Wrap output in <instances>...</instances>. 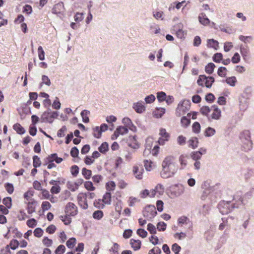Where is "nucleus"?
Returning <instances> with one entry per match:
<instances>
[{
  "label": "nucleus",
  "mask_w": 254,
  "mask_h": 254,
  "mask_svg": "<svg viewBox=\"0 0 254 254\" xmlns=\"http://www.w3.org/2000/svg\"><path fill=\"white\" fill-rule=\"evenodd\" d=\"M162 177L168 178L173 176L177 171L178 167L174 159L172 157H167L162 163Z\"/></svg>",
  "instance_id": "f257e3e1"
},
{
  "label": "nucleus",
  "mask_w": 254,
  "mask_h": 254,
  "mask_svg": "<svg viewBox=\"0 0 254 254\" xmlns=\"http://www.w3.org/2000/svg\"><path fill=\"white\" fill-rule=\"evenodd\" d=\"M190 101L184 100L181 102L178 106L176 109V115L178 117H180L186 114L190 108Z\"/></svg>",
  "instance_id": "f03ea898"
},
{
  "label": "nucleus",
  "mask_w": 254,
  "mask_h": 254,
  "mask_svg": "<svg viewBox=\"0 0 254 254\" xmlns=\"http://www.w3.org/2000/svg\"><path fill=\"white\" fill-rule=\"evenodd\" d=\"M214 82V78L212 76L206 77L204 75H201L197 79V83L199 86H203L204 85L207 87H211Z\"/></svg>",
  "instance_id": "7ed1b4c3"
},
{
  "label": "nucleus",
  "mask_w": 254,
  "mask_h": 254,
  "mask_svg": "<svg viewBox=\"0 0 254 254\" xmlns=\"http://www.w3.org/2000/svg\"><path fill=\"white\" fill-rule=\"evenodd\" d=\"M157 211L154 205H148L143 210V215L148 220L153 218L156 215Z\"/></svg>",
  "instance_id": "20e7f679"
},
{
  "label": "nucleus",
  "mask_w": 254,
  "mask_h": 254,
  "mask_svg": "<svg viewBox=\"0 0 254 254\" xmlns=\"http://www.w3.org/2000/svg\"><path fill=\"white\" fill-rule=\"evenodd\" d=\"M111 200V194L109 192H106L102 199V200H99V201L97 202V201H95L94 202V205L97 207H100L104 206V203L106 204H110Z\"/></svg>",
  "instance_id": "39448f33"
},
{
  "label": "nucleus",
  "mask_w": 254,
  "mask_h": 254,
  "mask_svg": "<svg viewBox=\"0 0 254 254\" xmlns=\"http://www.w3.org/2000/svg\"><path fill=\"white\" fill-rule=\"evenodd\" d=\"M65 213L68 216H75L77 213V207L74 203L69 202L66 205Z\"/></svg>",
  "instance_id": "423d86ee"
},
{
  "label": "nucleus",
  "mask_w": 254,
  "mask_h": 254,
  "mask_svg": "<svg viewBox=\"0 0 254 254\" xmlns=\"http://www.w3.org/2000/svg\"><path fill=\"white\" fill-rule=\"evenodd\" d=\"M77 201L79 205L83 209L88 208L87 202V195L84 193H79L77 195Z\"/></svg>",
  "instance_id": "0eeeda50"
},
{
  "label": "nucleus",
  "mask_w": 254,
  "mask_h": 254,
  "mask_svg": "<svg viewBox=\"0 0 254 254\" xmlns=\"http://www.w3.org/2000/svg\"><path fill=\"white\" fill-rule=\"evenodd\" d=\"M164 192V187L161 184H158L154 189L151 190V197H154L156 194L162 195Z\"/></svg>",
  "instance_id": "6e6552de"
},
{
  "label": "nucleus",
  "mask_w": 254,
  "mask_h": 254,
  "mask_svg": "<svg viewBox=\"0 0 254 254\" xmlns=\"http://www.w3.org/2000/svg\"><path fill=\"white\" fill-rule=\"evenodd\" d=\"M159 135L161 137L158 139V143L159 144L163 145L165 141H167L169 137V134L166 132L164 128H160L159 131Z\"/></svg>",
  "instance_id": "1a4fd4ad"
},
{
  "label": "nucleus",
  "mask_w": 254,
  "mask_h": 254,
  "mask_svg": "<svg viewBox=\"0 0 254 254\" xmlns=\"http://www.w3.org/2000/svg\"><path fill=\"white\" fill-rule=\"evenodd\" d=\"M133 174L138 180H141L143 178V173L144 172L143 169L141 167H138V166H134L132 169Z\"/></svg>",
  "instance_id": "9d476101"
},
{
  "label": "nucleus",
  "mask_w": 254,
  "mask_h": 254,
  "mask_svg": "<svg viewBox=\"0 0 254 254\" xmlns=\"http://www.w3.org/2000/svg\"><path fill=\"white\" fill-rule=\"evenodd\" d=\"M127 132L128 129L126 127H119L115 131L113 138L115 136V138H117L120 135H124L127 133Z\"/></svg>",
  "instance_id": "9b49d317"
},
{
  "label": "nucleus",
  "mask_w": 254,
  "mask_h": 254,
  "mask_svg": "<svg viewBox=\"0 0 254 254\" xmlns=\"http://www.w3.org/2000/svg\"><path fill=\"white\" fill-rule=\"evenodd\" d=\"M123 123L129 129L133 131H135L136 130V127L135 126L133 125L131 120L128 118H124L123 119Z\"/></svg>",
  "instance_id": "f8f14e48"
},
{
  "label": "nucleus",
  "mask_w": 254,
  "mask_h": 254,
  "mask_svg": "<svg viewBox=\"0 0 254 254\" xmlns=\"http://www.w3.org/2000/svg\"><path fill=\"white\" fill-rule=\"evenodd\" d=\"M128 143V145L133 149L138 148L139 146V143L134 136H130L129 137Z\"/></svg>",
  "instance_id": "ddd939ff"
},
{
  "label": "nucleus",
  "mask_w": 254,
  "mask_h": 254,
  "mask_svg": "<svg viewBox=\"0 0 254 254\" xmlns=\"http://www.w3.org/2000/svg\"><path fill=\"white\" fill-rule=\"evenodd\" d=\"M133 108L138 113H142L145 110V107L141 102H137L134 104Z\"/></svg>",
  "instance_id": "4468645a"
},
{
  "label": "nucleus",
  "mask_w": 254,
  "mask_h": 254,
  "mask_svg": "<svg viewBox=\"0 0 254 254\" xmlns=\"http://www.w3.org/2000/svg\"><path fill=\"white\" fill-rule=\"evenodd\" d=\"M19 245V243L17 240L13 239L10 241L9 244L6 246L5 249L8 252H9V247L12 250H15L18 248Z\"/></svg>",
  "instance_id": "2eb2a0df"
},
{
  "label": "nucleus",
  "mask_w": 254,
  "mask_h": 254,
  "mask_svg": "<svg viewBox=\"0 0 254 254\" xmlns=\"http://www.w3.org/2000/svg\"><path fill=\"white\" fill-rule=\"evenodd\" d=\"M47 161L48 162H53L55 161L57 163H60L62 162L63 159L58 157L57 154H53L47 157Z\"/></svg>",
  "instance_id": "dca6fc26"
},
{
  "label": "nucleus",
  "mask_w": 254,
  "mask_h": 254,
  "mask_svg": "<svg viewBox=\"0 0 254 254\" xmlns=\"http://www.w3.org/2000/svg\"><path fill=\"white\" fill-rule=\"evenodd\" d=\"M213 107L214 109L211 117L213 119L218 120L221 117V110L216 106H214Z\"/></svg>",
  "instance_id": "f3484780"
},
{
  "label": "nucleus",
  "mask_w": 254,
  "mask_h": 254,
  "mask_svg": "<svg viewBox=\"0 0 254 254\" xmlns=\"http://www.w3.org/2000/svg\"><path fill=\"white\" fill-rule=\"evenodd\" d=\"M64 9V4L62 2L58 3L55 5L52 9V12L55 14H59Z\"/></svg>",
  "instance_id": "a211bd4d"
},
{
  "label": "nucleus",
  "mask_w": 254,
  "mask_h": 254,
  "mask_svg": "<svg viewBox=\"0 0 254 254\" xmlns=\"http://www.w3.org/2000/svg\"><path fill=\"white\" fill-rule=\"evenodd\" d=\"M218 45V42L214 40L213 39H208L207 41V46L208 48H212L215 50H217L219 47Z\"/></svg>",
  "instance_id": "6ab92c4d"
},
{
  "label": "nucleus",
  "mask_w": 254,
  "mask_h": 254,
  "mask_svg": "<svg viewBox=\"0 0 254 254\" xmlns=\"http://www.w3.org/2000/svg\"><path fill=\"white\" fill-rule=\"evenodd\" d=\"M144 167L145 169L148 171H150L155 168V164L151 161H144Z\"/></svg>",
  "instance_id": "aec40b11"
},
{
  "label": "nucleus",
  "mask_w": 254,
  "mask_h": 254,
  "mask_svg": "<svg viewBox=\"0 0 254 254\" xmlns=\"http://www.w3.org/2000/svg\"><path fill=\"white\" fill-rule=\"evenodd\" d=\"M165 113V109L164 108H160L156 109L153 112V116L157 118H160Z\"/></svg>",
  "instance_id": "412c9836"
},
{
  "label": "nucleus",
  "mask_w": 254,
  "mask_h": 254,
  "mask_svg": "<svg viewBox=\"0 0 254 254\" xmlns=\"http://www.w3.org/2000/svg\"><path fill=\"white\" fill-rule=\"evenodd\" d=\"M130 244L132 248L134 250L136 251L140 249L141 245V242L139 240H135L134 239H131L130 241Z\"/></svg>",
  "instance_id": "4be33fe9"
},
{
  "label": "nucleus",
  "mask_w": 254,
  "mask_h": 254,
  "mask_svg": "<svg viewBox=\"0 0 254 254\" xmlns=\"http://www.w3.org/2000/svg\"><path fill=\"white\" fill-rule=\"evenodd\" d=\"M189 157L187 155H182L180 157V162L182 168H185L187 165L188 160Z\"/></svg>",
  "instance_id": "5701e85b"
},
{
  "label": "nucleus",
  "mask_w": 254,
  "mask_h": 254,
  "mask_svg": "<svg viewBox=\"0 0 254 254\" xmlns=\"http://www.w3.org/2000/svg\"><path fill=\"white\" fill-rule=\"evenodd\" d=\"M198 18L200 23L204 25H207L210 22L209 20L207 18L205 14L203 13L200 14L198 17Z\"/></svg>",
  "instance_id": "b1692460"
},
{
  "label": "nucleus",
  "mask_w": 254,
  "mask_h": 254,
  "mask_svg": "<svg viewBox=\"0 0 254 254\" xmlns=\"http://www.w3.org/2000/svg\"><path fill=\"white\" fill-rule=\"evenodd\" d=\"M33 195V192L31 190H28L24 193V197L25 199V202L34 201L35 200L32 198Z\"/></svg>",
  "instance_id": "393cba45"
},
{
  "label": "nucleus",
  "mask_w": 254,
  "mask_h": 254,
  "mask_svg": "<svg viewBox=\"0 0 254 254\" xmlns=\"http://www.w3.org/2000/svg\"><path fill=\"white\" fill-rule=\"evenodd\" d=\"M154 142L153 139L152 137H148L146 139V145H145V152L147 151V150L149 151L150 149L153 147V144Z\"/></svg>",
  "instance_id": "a878e982"
},
{
  "label": "nucleus",
  "mask_w": 254,
  "mask_h": 254,
  "mask_svg": "<svg viewBox=\"0 0 254 254\" xmlns=\"http://www.w3.org/2000/svg\"><path fill=\"white\" fill-rule=\"evenodd\" d=\"M202 155L201 151H193L191 153L190 156L193 160L197 161L201 158Z\"/></svg>",
  "instance_id": "bb28decb"
},
{
  "label": "nucleus",
  "mask_w": 254,
  "mask_h": 254,
  "mask_svg": "<svg viewBox=\"0 0 254 254\" xmlns=\"http://www.w3.org/2000/svg\"><path fill=\"white\" fill-rule=\"evenodd\" d=\"M36 203V201H30V202H25V203L27 204V212L29 214H31L35 211V207L32 206V205Z\"/></svg>",
  "instance_id": "cd10ccee"
},
{
  "label": "nucleus",
  "mask_w": 254,
  "mask_h": 254,
  "mask_svg": "<svg viewBox=\"0 0 254 254\" xmlns=\"http://www.w3.org/2000/svg\"><path fill=\"white\" fill-rule=\"evenodd\" d=\"M13 129L19 134H22L25 133L24 128L19 124H16L13 126Z\"/></svg>",
  "instance_id": "c85d7f7f"
},
{
  "label": "nucleus",
  "mask_w": 254,
  "mask_h": 254,
  "mask_svg": "<svg viewBox=\"0 0 254 254\" xmlns=\"http://www.w3.org/2000/svg\"><path fill=\"white\" fill-rule=\"evenodd\" d=\"M151 190H148L145 189L140 191L139 195L142 198H145L147 196L151 197Z\"/></svg>",
  "instance_id": "c756f323"
},
{
  "label": "nucleus",
  "mask_w": 254,
  "mask_h": 254,
  "mask_svg": "<svg viewBox=\"0 0 254 254\" xmlns=\"http://www.w3.org/2000/svg\"><path fill=\"white\" fill-rule=\"evenodd\" d=\"M116 184L113 181H109L106 184V188L108 191H113L116 188Z\"/></svg>",
  "instance_id": "7c9ffc66"
},
{
  "label": "nucleus",
  "mask_w": 254,
  "mask_h": 254,
  "mask_svg": "<svg viewBox=\"0 0 254 254\" xmlns=\"http://www.w3.org/2000/svg\"><path fill=\"white\" fill-rule=\"evenodd\" d=\"M102 132L99 128V127H95L93 128V136L97 138L101 137Z\"/></svg>",
  "instance_id": "2f4dec72"
},
{
  "label": "nucleus",
  "mask_w": 254,
  "mask_h": 254,
  "mask_svg": "<svg viewBox=\"0 0 254 254\" xmlns=\"http://www.w3.org/2000/svg\"><path fill=\"white\" fill-rule=\"evenodd\" d=\"M189 146L194 149L198 146V140L196 138H192L189 141Z\"/></svg>",
  "instance_id": "473e14b6"
},
{
  "label": "nucleus",
  "mask_w": 254,
  "mask_h": 254,
  "mask_svg": "<svg viewBox=\"0 0 254 254\" xmlns=\"http://www.w3.org/2000/svg\"><path fill=\"white\" fill-rule=\"evenodd\" d=\"M76 243V240L74 238H70L66 243V246L69 248H73Z\"/></svg>",
  "instance_id": "72a5a7b5"
},
{
  "label": "nucleus",
  "mask_w": 254,
  "mask_h": 254,
  "mask_svg": "<svg viewBox=\"0 0 254 254\" xmlns=\"http://www.w3.org/2000/svg\"><path fill=\"white\" fill-rule=\"evenodd\" d=\"M215 65L213 63H209L207 65H206L205 66V71L208 74H211L213 70H214V68L215 67Z\"/></svg>",
  "instance_id": "f704fd0d"
},
{
  "label": "nucleus",
  "mask_w": 254,
  "mask_h": 254,
  "mask_svg": "<svg viewBox=\"0 0 254 254\" xmlns=\"http://www.w3.org/2000/svg\"><path fill=\"white\" fill-rule=\"evenodd\" d=\"M108 144L106 142L103 143L99 147V150L102 153H105L108 150Z\"/></svg>",
  "instance_id": "c9c22d12"
},
{
  "label": "nucleus",
  "mask_w": 254,
  "mask_h": 254,
  "mask_svg": "<svg viewBox=\"0 0 254 254\" xmlns=\"http://www.w3.org/2000/svg\"><path fill=\"white\" fill-rule=\"evenodd\" d=\"M2 202L3 204L7 208H10L12 206L11 198L10 197H7L3 199Z\"/></svg>",
  "instance_id": "e433bc0d"
},
{
  "label": "nucleus",
  "mask_w": 254,
  "mask_h": 254,
  "mask_svg": "<svg viewBox=\"0 0 254 254\" xmlns=\"http://www.w3.org/2000/svg\"><path fill=\"white\" fill-rule=\"evenodd\" d=\"M123 202L121 199H117L115 204V210L119 213H121L122 209Z\"/></svg>",
  "instance_id": "4c0bfd02"
},
{
  "label": "nucleus",
  "mask_w": 254,
  "mask_h": 254,
  "mask_svg": "<svg viewBox=\"0 0 254 254\" xmlns=\"http://www.w3.org/2000/svg\"><path fill=\"white\" fill-rule=\"evenodd\" d=\"M103 217V212L101 210L95 211L93 213V217L97 220H100Z\"/></svg>",
  "instance_id": "58836bf2"
},
{
  "label": "nucleus",
  "mask_w": 254,
  "mask_h": 254,
  "mask_svg": "<svg viewBox=\"0 0 254 254\" xmlns=\"http://www.w3.org/2000/svg\"><path fill=\"white\" fill-rule=\"evenodd\" d=\"M226 83L232 86H234L237 82L236 78L235 76H232L227 78L226 79Z\"/></svg>",
  "instance_id": "ea45409f"
},
{
  "label": "nucleus",
  "mask_w": 254,
  "mask_h": 254,
  "mask_svg": "<svg viewBox=\"0 0 254 254\" xmlns=\"http://www.w3.org/2000/svg\"><path fill=\"white\" fill-rule=\"evenodd\" d=\"M183 193V189L182 188H179L178 187H176L174 189V190L172 192V193H174V196H179Z\"/></svg>",
  "instance_id": "a19ab883"
},
{
  "label": "nucleus",
  "mask_w": 254,
  "mask_h": 254,
  "mask_svg": "<svg viewBox=\"0 0 254 254\" xmlns=\"http://www.w3.org/2000/svg\"><path fill=\"white\" fill-rule=\"evenodd\" d=\"M33 165L35 168L40 166L41 162L39 157H38L37 156H34L33 158Z\"/></svg>",
  "instance_id": "79ce46f5"
},
{
  "label": "nucleus",
  "mask_w": 254,
  "mask_h": 254,
  "mask_svg": "<svg viewBox=\"0 0 254 254\" xmlns=\"http://www.w3.org/2000/svg\"><path fill=\"white\" fill-rule=\"evenodd\" d=\"M17 217L19 220H24L28 217L24 210H20L18 214Z\"/></svg>",
  "instance_id": "37998d69"
},
{
  "label": "nucleus",
  "mask_w": 254,
  "mask_h": 254,
  "mask_svg": "<svg viewBox=\"0 0 254 254\" xmlns=\"http://www.w3.org/2000/svg\"><path fill=\"white\" fill-rule=\"evenodd\" d=\"M82 174L86 179H89L91 176L92 172L91 170L86 168H83L82 170Z\"/></svg>",
  "instance_id": "c03bdc74"
},
{
  "label": "nucleus",
  "mask_w": 254,
  "mask_h": 254,
  "mask_svg": "<svg viewBox=\"0 0 254 254\" xmlns=\"http://www.w3.org/2000/svg\"><path fill=\"white\" fill-rule=\"evenodd\" d=\"M139 201V199H138L137 198L130 196L128 198V203L130 206H133L136 203L138 202Z\"/></svg>",
  "instance_id": "a18cd8bd"
},
{
  "label": "nucleus",
  "mask_w": 254,
  "mask_h": 254,
  "mask_svg": "<svg viewBox=\"0 0 254 254\" xmlns=\"http://www.w3.org/2000/svg\"><path fill=\"white\" fill-rule=\"evenodd\" d=\"M38 53L39 60L43 61L45 59V52L41 46L38 47Z\"/></svg>",
  "instance_id": "49530a36"
},
{
  "label": "nucleus",
  "mask_w": 254,
  "mask_h": 254,
  "mask_svg": "<svg viewBox=\"0 0 254 254\" xmlns=\"http://www.w3.org/2000/svg\"><path fill=\"white\" fill-rule=\"evenodd\" d=\"M67 187L71 191H74L78 189L76 186V184L72 182H68L67 183Z\"/></svg>",
  "instance_id": "de8ad7c7"
},
{
  "label": "nucleus",
  "mask_w": 254,
  "mask_h": 254,
  "mask_svg": "<svg viewBox=\"0 0 254 254\" xmlns=\"http://www.w3.org/2000/svg\"><path fill=\"white\" fill-rule=\"evenodd\" d=\"M190 123V119L187 117H183L181 119V124L182 126L184 127H188Z\"/></svg>",
  "instance_id": "09e8293b"
},
{
  "label": "nucleus",
  "mask_w": 254,
  "mask_h": 254,
  "mask_svg": "<svg viewBox=\"0 0 254 254\" xmlns=\"http://www.w3.org/2000/svg\"><path fill=\"white\" fill-rule=\"evenodd\" d=\"M227 68L225 67H220L218 69V74L221 77H225L227 73Z\"/></svg>",
  "instance_id": "8fccbe9b"
},
{
  "label": "nucleus",
  "mask_w": 254,
  "mask_h": 254,
  "mask_svg": "<svg viewBox=\"0 0 254 254\" xmlns=\"http://www.w3.org/2000/svg\"><path fill=\"white\" fill-rule=\"evenodd\" d=\"M89 113V112L87 110H84L81 113L83 121L85 123H88L89 122V118L88 117Z\"/></svg>",
  "instance_id": "3c124183"
},
{
  "label": "nucleus",
  "mask_w": 254,
  "mask_h": 254,
  "mask_svg": "<svg viewBox=\"0 0 254 254\" xmlns=\"http://www.w3.org/2000/svg\"><path fill=\"white\" fill-rule=\"evenodd\" d=\"M215 133V130L214 128L211 127H208L205 131V135L206 136H211L213 135Z\"/></svg>",
  "instance_id": "603ef678"
},
{
  "label": "nucleus",
  "mask_w": 254,
  "mask_h": 254,
  "mask_svg": "<svg viewBox=\"0 0 254 254\" xmlns=\"http://www.w3.org/2000/svg\"><path fill=\"white\" fill-rule=\"evenodd\" d=\"M69 216L66 214L64 216H61V219L65 225H68L70 223L71 220V218L69 217Z\"/></svg>",
  "instance_id": "864d4df0"
},
{
  "label": "nucleus",
  "mask_w": 254,
  "mask_h": 254,
  "mask_svg": "<svg viewBox=\"0 0 254 254\" xmlns=\"http://www.w3.org/2000/svg\"><path fill=\"white\" fill-rule=\"evenodd\" d=\"M65 251V247L64 246L61 245L58 247L55 251L56 254H63Z\"/></svg>",
  "instance_id": "5fc2aeb1"
},
{
  "label": "nucleus",
  "mask_w": 254,
  "mask_h": 254,
  "mask_svg": "<svg viewBox=\"0 0 254 254\" xmlns=\"http://www.w3.org/2000/svg\"><path fill=\"white\" fill-rule=\"evenodd\" d=\"M43 230L40 228L35 229L33 232L34 236L37 238L41 237L43 234Z\"/></svg>",
  "instance_id": "6e6d98bb"
},
{
  "label": "nucleus",
  "mask_w": 254,
  "mask_h": 254,
  "mask_svg": "<svg viewBox=\"0 0 254 254\" xmlns=\"http://www.w3.org/2000/svg\"><path fill=\"white\" fill-rule=\"evenodd\" d=\"M27 225L29 227L33 228L36 226L37 221L34 218L30 219L27 221Z\"/></svg>",
  "instance_id": "4d7b16f0"
},
{
  "label": "nucleus",
  "mask_w": 254,
  "mask_h": 254,
  "mask_svg": "<svg viewBox=\"0 0 254 254\" xmlns=\"http://www.w3.org/2000/svg\"><path fill=\"white\" fill-rule=\"evenodd\" d=\"M85 188L89 190H94L95 187L93 186L91 182L87 181L84 183Z\"/></svg>",
  "instance_id": "13d9d810"
},
{
  "label": "nucleus",
  "mask_w": 254,
  "mask_h": 254,
  "mask_svg": "<svg viewBox=\"0 0 254 254\" xmlns=\"http://www.w3.org/2000/svg\"><path fill=\"white\" fill-rule=\"evenodd\" d=\"M192 130L194 132L198 133L200 129V125L198 122H195L192 125Z\"/></svg>",
  "instance_id": "bf43d9fd"
},
{
  "label": "nucleus",
  "mask_w": 254,
  "mask_h": 254,
  "mask_svg": "<svg viewBox=\"0 0 254 254\" xmlns=\"http://www.w3.org/2000/svg\"><path fill=\"white\" fill-rule=\"evenodd\" d=\"M147 230L152 234H155L156 233V227L151 223L148 224Z\"/></svg>",
  "instance_id": "052dcab7"
},
{
  "label": "nucleus",
  "mask_w": 254,
  "mask_h": 254,
  "mask_svg": "<svg viewBox=\"0 0 254 254\" xmlns=\"http://www.w3.org/2000/svg\"><path fill=\"white\" fill-rule=\"evenodd\" d=\"M166 95L163 92H158L157 94V98L158 100L160 102L164 101L166 99Z\"/></svg>",
  "instance_id": "680f3d73"
},
{
  "label": "nucleus",
  "mask_w": 254,
  "mask_h": 254,
  "mask_svg": "<svg viewBox=\"0 0 254 254\" xmlns=\"http://www.w3.org/2000/svg\"><path fill=\"white\" fill-rule=\"evenodd\" d=\"M137 234L142 238H145L147 235V232L142 229H138L137 230Z\"/></svg>",
  "instance_id": "e2e57ef3"
},
{
  "label": "nucleus",
  "mask_w": 254,
  "mask_h": 254,
  "mask_svg": "<svg viewBox=\"0 0 254 254\" xmlns=\"http://www.w3.org/2000/svg\"><path fill=\"white\" fill-rule=\"evenodd\" d=\"M51 207V205L48 201H44L42 202L41 207L43 211L49 210Z\"/></svg>",
  "instance_id": "0e129e2a"
},
{
  "label": "nucleus",
  "mask_w": 254,
  "mask_h": 254,
  "mask_svg": "<svg viewBox=\"0 0 254 254\" xmlns=\"http://www.w3.org/2000/svg\"><path fill=\"white\" fill-rule=\"evenodd\" d=\"M42 242L43 244L46 247H50L53 244L52 240L47 237H45L43 239Z\"/></svg>",
  "instance_id": "69168bd1"
},
{
  "label": "nucleus",
  "mask_w": 254,
  "mask_h": 254,
  "mask_svg": "<svg viewBox=\"0 0 254 254\" xmlns=\"http://www.w3.org/2000/svg\"><path fill=\"white\" fill-rule=\"evenodd\" d=\"M166 228V224L163 222H159L157 225V229L159 231H165Z\"/></svg>",
  "instance_id": "338daca9"
},
{
  "label": "nucleus",
  "mask_w": 254,
  "mask_h": 254,
  "mask_svg": "<svg viewBox=\"0 0 254 254\" xmlns=\"http://www.w3.org/2000/svg\"><path fill=\"white\" fill-rule=\"evenodd\" d=\"M210 109L208 106H203L200 109V112L203 115H207L208 113L210 112Z\"/></svg>",
  "instance_id": "774afa93"
}]
</instances>
